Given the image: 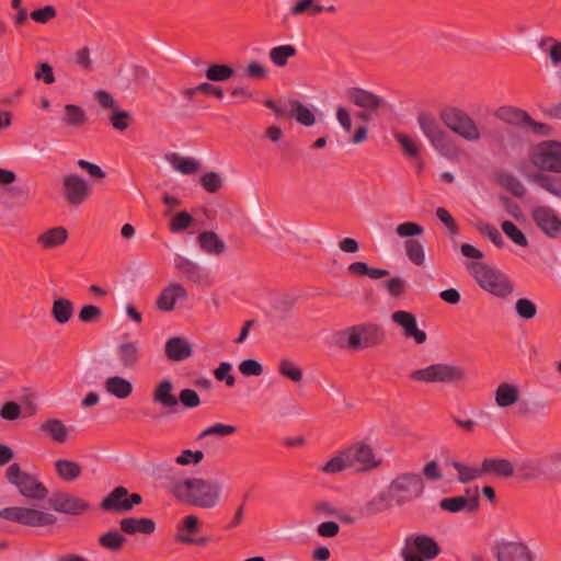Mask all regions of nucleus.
<instances>
[{
	"instance_id": "60",
	"label": "nucleus",
	"mask_w": 561,
	"mask_h": 561,
	"mask_svg": "<svg viewBox=\"0 0 561 561\" xmlns=\"http://www.w3.org/2000/svg\"><path fill=\"white\" fill-rule=\"evenodd\" d=\"M204 459L202 450L184 449L175 458V463L179 466L198 465Z\"/></svg>"
},
{
	"instance_id": "14",
	"label": "nucleus",
	"mask_w": 561,
	"mask_h": 561,
	"mask_svg": "<svg viewBox=\"0 0 561 561\" xmlns=\"http://www.w3.org/2000/svg\"><path fill=\"white\" fill-rule=\"evenodd\" d=\"M50 507L60 513L80 515L89 508V503L76 494L57 491L48 499Z\"/></svg>"
},
{
	"instance_id": "9",
	"label": "nucleus",
	"mask_w": 561,
	"mask_h": 561,
	"mask_svg": "<svg viewBox=\"0 0 561 561\" xmlns=\"http://www.w3.org/2000/svg\"><path fill=\"white\" fill-rule=\"evenodd\" d=\"M0 517L30 527H44L53 525L56 516L31 507H5L0 511Z\"/></svg>"
},
{
	"instance_id": "41",
	"label": "nucleus",
	"mask_w": 561,
	"mask_h": 561,
	"mask_svg": "<svg viewBox=\"0 0 561 561\" xmlns=\"http://www.w3.org/2000/svg\"><path fill=\"white\" fill-rule=\"evenodd\" d=\"M290 116H293L302 126H312L316 117L312 111L298 100H290Z\"/></svg>"
},
{
	"instance_id": "27",
	"label": "nucleus",
	"mask_w": 561,
	"mask_h": 561,
	"mask_svg": "<svg viewBox=\"0 0 561 561\" xmlns=\"http://www.w3.org/2000/svg\"><path fill=\"white\" fill-rule=\"evenodd\" d=\"M519 397L518 387L510 382H501L494 392L495 403L499 408H508L515 404Z\"/></svg>"
},
{
	"instance_id": "5",
	"label": "nucleus",
	"mask_w": 561,
	"mask_h": 561,
	"mask_svg": "<svg viewBox=\"0 0 561 561\" xmlns=\"http://www.w3.org/2000/svg\"><path fill=\"white\" fill-rule=\"evenodd\" d=\"M439 119L450 131L468 142H478L482 138L478 123L460 107L446 106L442 108Z\"/></svg>"
},
{
	"instance_id": "61",
	"label": "nucleus",
	"mask_w": 561,
	"mask_h": 561,
	"mask_svg": "<svg viewBox=\"0 0 561 561\" xmlns=\"http://www.w3.org/2000/svg\"><path fill=\"white\" fill-rule=\"evenodd\" d=\"M193 217L187 211L178 213L170 221L169 228L172 232H180L188 228L193 222Z\"/></svg>"
},
{
	"instance_id": "6",
	"label": "nucleus",
	"mask_w": 561,
	"mask_h": 561,
	"mask_svg": "<svg viewBox=\"0 0 561 561\" xmlns=\"http://www.w3.org/2000/svg\"><path fill=\"white\" fill-rule=\"evenodd\" d=\"M388 489L394 500V504L403 506L423 496L425 483L420 473L403 472L391 480Z\"/></svg>"
},
{
	"instance_id": "43",
	"label": "nucleus",
	"mask_w": 561,
	"mask_h": 561,
	"mask_svg": "<svg viewBox=\"0 0 561 561\" xmlns=\"http://www.w3.org/2000/svg\"><path fill=\"white\" fill-rule=\"evenodd\" d=\"M352 468L344 449L337 451L329 461L320 467L323 473L337 474Z\"/></svg>"
},
{
	"instance_id": "64",
	"label": "nucleus",
	"mask_w": 561,
	"mask_h": 561,
	"mask_svg": "<svg viewBox=\"0 0 561 561\" xmlns=\"http://www.w3.org/2000/svg\"><path fill=\"white\" fill-rule=\"evenodd\" d=\"M548 43L551 44L548 49V55L551 62L554 65L561 64V41H557L553 37H546L541 41L540 47H543Z\"/></svg>"
},
{
	"instance_id": "31",
	"label": "nucleus",
	"mask_w": 561,
	"mask_h": 561,
	"mask_svg": "<svg viewBox=\"0 0 561 561\" xmlns=\"http://www.w3.org/2000/svg\"><path fill=\"white\" fill-rule=\"evenodd\" d=\"M495 116L506 124L520 128H524L525 123L529 119V114L526 111L514 106H501L495 112Z\"/></svg>"
},
{
	"instance_id": "13",
	"label": "nucleus",
	"mask_w": 561,
	"mask_h": 561,
	"mask_svg": "<svg viewBox=\"0 0 561 561\" xmlns=\"http://www.w3.org/2000/svg\"><path fill=\"white\" fill-rule=\"evenodd\" d=\"M61 194L69 206L79 207L89 198L91 186L83 178L68 174L62 179Z\"/></svg>"
},
{
	"instance_id": "8",
	"label": "nucleus",
	"mask_w": 561,
	"mask_h": 561,
	"mask_svg": "<svg viewBox=\"0 0 561 561\" xmlns=\"http://www.w3.org/2000/svg\"><path fill=\"white\" fill-rule=\"evenodd\" d=\"M5 477L11 484H14L19 492L32 500H44L48 490L39 482L35 476L27 472H23L19 463H12L8 467Z\"/></svg>"
},
{
	"instance_id": "53",
	"label": "nucleus",
	"mask_w": 561,
	"mask_h": 561,
	"mask_svg": "<svg viewBox=\"0 0 561 561\" xmlns=\"http://www.w3.org/2000/svg\"><path fill=\"white\" fill-rule=\"evenodd\" d=\"M500 184L516 197H524L526 193L524 184L512 174L500 175Z\"/></svg>"
},
{
	"instance_id": "46",
	"label": "nucleus",
	"mask_w": 561,
	"mask_h": 561,
	"mask_svg": "<svg viewBox=\"0 0 561 561\" xmlns=\"http://www.w3.org/2000/svg\"><path fill=\"white\" fill-rule=\"evenodd\" d=\"M278 374L295 383H299L304 378L302 369L293 360L283 358L278 364Z\"/></svg>"
},
{
	"instance_id": "21",
	"label": "nucleus",
	"mask_w": 561,
	"mask_h": 561,
	"mask_svg": "<svg viewBox=\"0 0 561 561\" xmlns=\"http://www.w3.org/2000/svg\"><path fill=\"white\" fill-rule=\"evenodd\" d=\"M116 356L122 369H135L140 362L138 343L134 341L121 343L116 348Z\"/></svg>"
},
{
	"instance_id": "39",
	"label": "nucleus",
	"mask_w": 561,
	"mask_h": 561,
	"mask_svg": "<svg viewBox=\"0 0 561 561\" xmlns=\"http://www.w3.org/2000/svg\"><path fill=\"white\" fill-rule=\"evenodd\" d=\"M55 469L58 477L66 482L75 481L82 472V468L78 462L68 459L56 460Z\"/></svg>"
},
{
	"instance_id": "22",
	"label": "nucleus",
	"mask_w": 561,
	"mask_h": 561,
	"mask_svg": "<svg viewBox=\"0 0 561 561\" xmlns=\"http://www.w3.org/2000/svg\"><path fill=\"white\" fill-rule=\"evenodd\" d=\"M346 95L356 106L364 110L377 111L383 103V99L362 88H351Z\"/></svg>"
},
{
	"instance_id": "26",
	"label": "nucleus",
	"mask_w": 561,
	"mask_h": 561,
	"mask_svg": "<svg viewBox=\"0 0 561 561\" xmlns=\"http://www.w3.org/2000/svg\"><path fill=\"white\" fill-rule=\"evenodd\" d=\"M165 355L170 360L181 362L192 355V346L186 339L173 336L165 343Z\"/></svg>"
},
{
	"instance_id": "58",
	"label": "nucleus",
	"mask_w": 561,
	"mask_h": 561,
	"mask_svg": "<svg viewBox=\"0 0 561 561\" xmlns=\"http://www.w3.org/2000/svg\"><path fill=\"white\" fill-rule=\"evenodd\" d=\"M93 98L99 104V106L103 110H110L113 112L114 110L119 107L117 100L114 98L113 94H111L106 90L100 89L94 91Z\"/></svg>"
},
{
	"instance_id": "2",
	"label": "nucleus",
	"mask_w": 561,
	"mask_h": 561,
	"mask_svg": "<svg viewBox=\"0 0 561 561\" xmlns=\"http://www.w3.org/2000/svg\"><path fill=\"white\" fill-rule=\"evenodd\" d=\"M467 267L478 285L489 294L506 299L514 293L513 283L502 271L482 262H469Z\"/></svg>"
},
{
	"instance_id": "30",
	"label": "nucleus",
	"mask_w": 561,
	"mask_h": 561,
	"mask_svg": "<svg viewBox=\"0 0 561 561\" xmlns=\"http://www.w3.org/2000/svg\"><path fill=\"white\" fill-rule=\"evenodd\" d=\"M482 471L483 474L495 473L503 478H511L515 473L513 463L503 458H485L482 461Z\"/></svg>"
},
{
	"instance_id": "11",
	"label": "nucleus",
	"mask_w": 561,
	"mask_h": 561,
	"mask_svg": "<svg viewBox=\"0 0 561 561\" xmlns=\"http://www.w3.org/2000/svg\"><path fill=\"white\" fill-rule=\"evenodd\" d=\"M344 451L351 467L358 471H369L381 465V460L377 458L373 447L364 440L355 442L344 448Z\"/></svg>"
},
{
	"instance_id": "50",
	"label": "nucleus",
	"mask_w": 561,
	"mask_h": 561,
	"mask_svg": "<svg viewBox=\"0 0 561 561\" xmlns=\"http://www.w3.org/2000/svg\"><path fill=\"white\" fill-rule=\"evenodd\" d=\"M199 530V520L194 515L185 516L182 523L178 526L176 534L174 536V540L178 542V538L183 537H192L191 535L198 533Z\"/></svg>"
},
{
	"instance_id": "36",
	"label": "nucleus",
	"mask_w": 561,
	"mask_h": 561,
	"mask_svg": "<svg viewBox=\"0 0 561 561\" xmlns=\"http://www.w3.org/2000/svg\"><path fill=\"white\" fill-rule=\"evenodd\" d=\"M61 121L66 126L77 129L88 122V117L84 110L81 106L75 104H67L64 106Z\"/></svg>"
},
{
	"instance_id": "38",
	"label": "nucleus",
	"mask_w": 561,
	"mask_h": 561,
	"mask_svg": "<svg viewBox=\"0 0 561 561\" xmlns=\"http://www.w3.org/2000/svg\"><path fill=\"white\" fill-rule=\"evenodd\" d=\"M167 159L182 174H194L202 168L201 162L195 158L182 157L179 153H171Z\"/></svg>"
},
{
	"instance_id": "55",
	"label": "nucleus",
	"mask_w": 561,
	"mask_h": 561,
	"mask_svg": "<svg viewBox=\"0 0 561 561\" xmlns=\"http://www.w3.org/2000/svg\"><path fill=\"white\" fill-rule=\"evenodd\" d=\"M334 340L340 348L355 352L353 325L336 332Z\"/></svg>"
},
{
	"instance_id": "47",
	"label": "nucleus",
	"mask_w": 561,
	"mask_h": 561,
	"mask_svg": "<svg viewBox=\"0 0 561 561\" xmlns=\"http://www.w3.org/2000/svg\"><path fill=\"white\" fill-rule=\"evenodd\" d=\"M234 73L233 68L228 65L214 64L210 65L206 71L205 76L209 81L221 82L230 79Z\"/></svg>"
},
{
	"instance_id": "40",
	"label": "nucleus",
	"mask_w": 561,
	"mask_h": 561,
	"mask_svg": "<svg viewBox=\"0 0 561 561\" xmlns=\"http://www.w3.org/2000/svg\"><path fill=\"white\" fill-rule=\"evenodd\" d=\"M533 182L553 196L561 198V176L537 173L533 176Z\"/></svg>"
},
{
	"instance_id": "57",
	"label": "nucleus",
	"mask_w": 561,
	"mask_h": 561,
	"mask_svg": "<svg viewBox=\"0 0 561 561\" xmlns=\"http://www.w3.org/2000/svg\"><path fill=\"white\" fill-rule=\"evenodd\" d=\"M102 318V310L94 305H84L78 313V319L82 323H95Z\"/></svg>"
},
{
	"instance_id": "7",
	"label": "nucleus",
	"mask_w": 561,
	"mask_h": 561,
	"mask_svg": "<svg viewBox=\"0 0 561 561\" xmlns=\"http://www.w3.org/2000/svg\"><path fill=\"white\" fill-rule=\"evenodd\" d=\"M442 552L436 539L426 534H411L401 548L403 561H433Z\"/></svg>"
},
{
	"instance_id": "20",
	"label": "nucleus",
	"mask_w": 561,
	"mask_h": 561,
	"mask_svg": "<svg viewBox=\"0 0 561 561\" xmlns=\"http://www.w3.org/2000/svg\"><path fill=\"white\" fill-rule=\"evenodd\" d=\"M152 401L165 409L168 413L176 412L179 400L174 393V386L169 379H163L154 386Z\"/></svg>"
},
{
	"instance_id": "62",
	"label": "nucleus",
	"mask_w": 561,
	"mask_h": 561,
	"mask_svg": "<svg viewBox=\"0 0 561 561\" xmlns=\"http://www.w3.org/2000/svg\"><path fill=\"white\" fill-rule=\"evenodd\" d=\"M515 310L517 314L526 320L535 318L537 313L536 305L527 298H520L515 304Z\"/></svg>"
},
{
	"instance_id": "32",
	"label": "nucleus",
	"mask_w": 561,
	"mask_h": 561,
	"mask_svg": "<svg viewBox=\"0 0 561 561\" xmlns=\"http://www.w3.org/2000/svg\"><path fill=\"white\" fill-rule=\"evenodd\" d=\"M39 428L55 443L64 444L68 440L69 431L61 420L48 419L41 424Z\"/></svg>"
},
{
	"instance_id": "37",
	"label": "nucleus",
	"mask_w": 561,
	"mask_h": 561,
	"mask_svg": "<svg viewBox=\"0 0 561 561\" xmlns=\"http://www.w3.org/2000/svg\"><path fill=\"white\" fill-rule=\"evenodd\" d=\"M198 242L202 250L208 254L219 255L226 250L225 242L214 231H204L199 233Z\"/></svg>"
},
{
	"instance_id": "42",
	"label": "nucleus",
	"mask_w": 561,
	"mask_h": 561,
	"mask_svg": "<svg viewBox=\"0 0 561 561\" xmlns=\"http://www.w3.org/2000/svg\"><path fill=\"white\" fill-rule=\"evenodd\" d=\"M98 542L103 549L117 552L124 547L126 538L118 530L111 529L102 534L99 537Z\"/></svg>"
},
{
	"instance_id": "28",
	"label": "nucleus",
	"mask_w": 561,
	"mask_h": 561,
	"mask_svg": "<svg viewBox=\"0 0 561 561\" xmlns=\"http://www.w3.org/2000/svg\"><path fill=\"white\" fill-rule=\"evenodd\" d=\"M174 267L193 283L199 284L206 277L197 263L181 255L174 259Z\"/></svg>"
},
{
	"instance_id": "15",
	"label": "nucleus",
	"mask_w": 561,
	"mask_h": 561,
	"mask_svg": "<svg viewBox=\"0 0 561 561\" xmlns=\"http://www.w3.org/2000/svg\"><path fill=\"white\" fill-rule=\"evenodd\" d=\"M531 217L536 225L550 238H557L561 234V219L551 207L538 206L533 210Z\"/></svg>"
},
{
	"instance_id": "63",
	"label": "nucleus",
	"mask_w": 561,
	"mask_h": 561,
	"mask_svg": "<svg viewBox=\"0 0 561 561\" xmlns=\"http://www.w3.org/2000/svg\"><path fill=\"white\" fill-rule=\"evenodd\" d=\"M396 232L401 238H412L423 234L424 228L420 224L405 221L397 226Z\"/></svg>"
},
{
	"instance_id": "35",
	"label": "nucleus",
	"mask_w": 561,
	"mask_h": 561,
	"mask_svg": "<svg viewBox=\"0 0 561 561\" xmlns=\"http://www.w3.org/2000/svg\"><path fill=\"white\" fill-rule=\"evenodd\" d=\"M393 505H396L394 500L387 488L386 491L378 493L368 501L364 510L367 515H376L390 510Z\"/></svg>"
},
{
	"instance_id": "12",
	"label": "nucleus",
	"mask_w": 561,
	"mask_h": 561,
	"mask_svg": "<svg viewBox=\"0 0 561 561\" xmlns=\"http://www.w3.org/2000/svg\"><path fill=\"white\" fill-rule=\"evenodd\" d=\"M355 352L378 347L386 342V331L380 324L366 322L353 325Z\"/></svg>"
},
{
	"instance_id": "51",
	"label": "nucleus",
	"mask_w": 561,
	"mask_h": 561,
	"mask_svg": "<svg viewBox=\"0 0 561 561\" xmlns=\"http://www.w3.org/2000/svg\"><path fill=\"white\" fill-rule=\"evenodd\" d=\"M199 183L206 192L214 194L222 187L224 180L219 173L209 171L201 176Z\"/></svg>"
},
{
	"instance_id": "19",
	"label": "nucleus",
	"mask_w": 561,
	"mask_h": 561,
	"mask_svg": "<svg viewBox=\"0 0 561 561\" xmlns=\"http://www.w3.org/2000/svg\"><path fill=\"white\" fill-rule=\"evenodd\" d=\"M497 561H534L529 547L520 541L502 542L496 548Z\"/></svg>"
},
{
	"instance_id": "4",
	"label": "nucleus",
	"mask_w": 561,
	"mask_h": 561,
	"mask_svg": "<svg viewBox=\"0 0 561 561\" xmlns=\"http://www.w3.org/2000/svg\"><path fill=\"white\" fill-rule=\"evenodd\" d=\"M410 379L425 383L460 385L467 381V370L458 365L436 363L410 373Z\"/></svg>"
},
{
	"instance_id": "44",
	"label": "nucleus",
	"mask_w": 561,
	"mask_h": 561,
	"mask_svg": "<svg viewBox=\"0 0 561 561\" xmlns=\"http://www.w3.org/2000/svg\"><path fill=\"white\" fill-rule=\"evenodd\" d=\"M296 55L297 49L294 45H280L270 50V59L277 67H285L288 59Z\"/></svg>"
},
{
	"instance_id": "33",
	"label": "nucleus",
	"mask_w": 561,
	"mask_h": 561,
	"mask_svg": "<svg viewBox=\"0 0 561 561\" xmlns=\"http://www.w3.org/2000/svg\"><path fill=\"white\" fill-rule=\"evenodd\" d=\"M104 388L107 393H110L118 399L128 398L133 393V390H134L131 382L121 376L108 377L104 381Z\"/></svg>"
},
{
	"instance_id": "54",
	"label": "nucleus",
	"mask_w": 561,
	"mask_h": 561,
	"mask_svg": "<svg viewBox=\"0 0 561 561\" xmlns=\"http://www.w3.org/2000/svg\"><path fill=\"white\" fill-rule=\"evenodd\" d=\"M131 119L133 118L130 112L121 110L119 107L114 110L112 115L108 117L113 128L118 131H125L129 127Z\"/></svg>"
},
{
	"instance_id": "25",
	"label": "nucleus",
	"mask_w": 561,
	"mask_h": 561,
	"mask_svg": "<svg viewBox=\"0 0 561 561\" xmlns=\"http://www.w3.org/2000/svg\"><path fill=\"white\" fill-rule=\"evenodd\" d=\"M121 530L127 535L144 534L151 535L156 530V523L146 517H127L119 520Z\"/></svg>"
},
{
	"instance_id": "48",
	"label": "nucleus",
	"mask_w": 561,
	"mask_h": 561,
	"mask_svg": "<svg viewBox=\"0 0 561 561\" xmlns=\"http://www.w3.org/2000/svg\"><path fill=\"white\" fill-rule=\"evenodd\" d=\"M451 465L458 472V480L461 483H468L483 476L482 467L473 468L459 461H454Z\"/></svg>"
},
{
	"instance_id": "56",
	"label": "nucleus",
	"mask_w": 561,
	"mask_h": 561,
	"mask_svg": "<svg viewBox=\"0 0 561 561\" xmlns=\"http://www.w3.org/2000/svg\"><path fill=\"white\" fill-rule=\"evenodd\" d=\"M394 138L401 145L405 156L413 158L419 154L420 146L413 138L402 133L394 134Z\"/></svg>"
},
{
	"instance_id": "52",
	"label": "nucleus",
	"mask_w": 561,
	"mask_h": 561,
	"mask_svg": "<svg viewBox=\"0 0 561 561\" xmlns=\"http://www.w3.org/2000/svg\"><path fill=\"white\" fill-rule=\"evenodd\" d=\"M503 232L517 245L527 247L528 240L523 231L512 221L504 220L501 225Z\"/></svg>"
},
{
	"instance_id": "16",
	"label": "nucleus",
	"mask_w": 561,
	"mask_h": 561,
	"mask_svg": "<svg viewBox=\"0 0 561 561\" xmlns=\"http://www.w3.org/2000/svg\"><path fill=\"white\" fill-rule=\"evenodd\" d=\"M188 293L180 283H170L165 286L156 300V307L159 311L171 312L175 308V304L180 300H186Z\"/></svg>"
},
{
	"instance_id": "17",
	"label": "nucleus",
	"mask_w": 561,
	"mask_h": 561,
	"mask_svg": "<svg viewBox=\"0 0 561 561\" xmlns=\"http://www.w3.org/2000/svg\"><path fill=\"white\" fill-rule=\"evenodd\" d=\"M391 320L403 329V334L408 339H413L416 344H423L427 340V335L423 330L417 328L416 318L413 313L404 310L394 311Z\"/></svg>"
},
{
	"instance_id": "34",
	"label": "nucleus",
	"mask_w": 561,
	"mask_h": 561,
	"mask_svg": "<svg viewBox=\"0 0 561 561\" xmlns=\"http://www.w3.org/2000/svg\"><path fill=\"white\" fill-rule=\"evenodd\" d=\"M73 304L64 297H57L51 305V317L58 324H66L73 316Z\"/></svg>"
},
{
	"instance_id": "18",
	"label": "nucleus",
	"mask_w": 561,
	"mask_h": 561,
	"mask_svg": "<svg viewBox=\"0 0 561 561\" xmlns=\"http://www.w3.org/2000/svg\"><path fill=\"white\" fill-rule=\"evenodd\" d=\"M480 506V496L478 489L474 490L471 496H453V497H444L439 502V507L442 511L448 513H459L467 512L470 514L476 513Z\"/></svg>"
},
{
	"instance_id": "29",
	"label": "nucleus",
	"mask_w": 561,
	"mask_h": 561,
	"mask_svg": "<svg viewBox=\"0 0 561 561\" xmlns=\"http://www.w3.org/2000/svg\"><path fill=\"white\" fill-rule=\"evenodd\" d=\"M68 239V231L64 227L47 229L37 237V243L45 250L64 244Z\"/></svg>"
},
{
	"instance_id": "3",
	"label": "nucleus",
	"mask_w": 561,
	"mask_h": 561,
	"mask_svg": "<svg viewBox=\"0 0 561 561\" xmlns=\"http://www.w3.org/2000/svg\"><path fill=\"white\" fill-rule=\"evenodd\" d=\"M417 124L431 146L443 157L454 160L460 154L456 140L439 125L437 119L428 113L417 115Z\"/></svg>"
},
{
	"instance_id": "24",
	"label": "nucleus",
	"mask_w": 561,
	"mask_h": 561,
	"mask_svg": "<svg viewBox=\"0 0 561 561\" xmlns=\"http://www.w3.org/2000/svg\"><path fill=\"white\" fill-rule=\"evenodd\" d=\"M517 476L525 481L538 480L548 477L542 458H529L522 460L517 466Z\"/></svg>"
},
{
	"instance_id": "1",
	"label": "nucleus",
	"mask_w": 561,
	"mask_h": 561,
	"mask_svg": "<svg viewBox=\"0 0 561 561\" xmlns=\"http://www.w3.org/2000/svg\"><path fill=\"white\" fill-rule=\"evenodd\" d=\"M168 491L180 502L210 510L220 503L222 485L214 479L193 477L170 481Z\"/></svg>"
},
{
	"instance_id": "59",
	"label": "nucleus",
	"mask_w": 561,
	"mask_h": 561,
	"mask_svg": "<svg viewBox=\"0 0 561 561\" xmlns=\"http://www.w3.org/2000/svg\"><path fill=\"white\" fill-rule=\"evenodd\" d=\"M385 288L392 298H400L407 293L408 285L402 277L394 276L385 282Z\"/></svg>"
},
{
	"instance_id": "23",
	"label": "nucleus",
	"mask_w": 561,
	"mask_h": 561,
	"mask_svg": "<svg viewBox=\"0 0 561 561\" xmlns=\"http://www.w3.org/2000/svg\"><path fill=\"white\" fill-rule=\"evenodd\" d=\"M128 490L125 486H116L110 492L100 503V508L104 512L125 513L127 503Z\"/></svg>"
},
{
	"instance_id": "45",
	"label": "nucleus",
	"mask_w": 561,
	"mask_h": 561,
	"mask_svg": "<svg viewBox=\"0 0 561 561\" xmlns=\"http://www.w3.org/2000/svg\"><path fill=\"white\" fill-rule=\"evenodd\" d=\"M404 251L408 259L415 264L421 266L425 262V250L421 241L416 239H408L404 242Z\"/></svg>"
},
{
	"instance_id": "10",
	"label": "nucleus",
	"mask_w": 561,
	"mask_h": 561,
	"mask_svg": "<svg viewBox=\"0 0 561 561\" xmlns=\"http://www.w3.org/2000/svg\"><path fill=\"white\" fill-rule=\"evenodd\" d=\"M531 163L540 170L561 172V142L546 140L536 146L530 154Z\"/></svg>"
},
{
	"instance_id": "49",
	"label": "nucleus",
	"mask_w": 561,
	"mask_h": 561,
	"mask_svg": "<svg viewBox=\"0 0 561 561\" xmlns=\"http://www.w3.org/2000/svg\"><path fill=\"white\" fill-rule=\"evenodd\" d=\"M324 8L320 4L316 3V0H299L290 8V13L294 16H298L301 14L316 15L322 12Z\"/></svg>"
}]
</instances>
